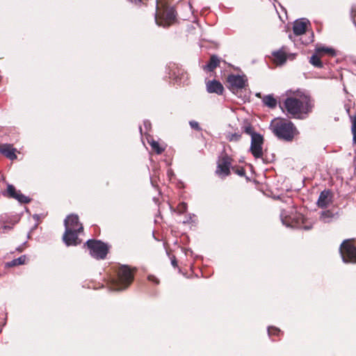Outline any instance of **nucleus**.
Segmentation results:
<instances>
[{"instance_id": "nucleus-1", "label": "nucleus", "mask_w": 356, "mask_h": 356, "mask_svg": "<svg viewBox=\"0 0 356 356\" xmlns=\"http://www.w3.org/2000/svg\"><path fill=\"white\" fill-rule=\"evenodd\" d=\"M284 105L290 115L301 120L306 118L314 107L313 101L307 97L302 99L288 97L285 99Z\"/></svg>"}, {"instance_id": "nucleus-2", "label": "nucleus", "mask_w": 356, "mask_h": 356, "mask_svg": "<svg viewBox=\"0 0 356 356\" xmlns=\"http://www.w3.org/2000/svg\"><path fill=\"white\" fill-rule=\"evenodd\" d=\"M65 233L63 240L66 245H76L81 243L79 234L83 232V226L79 221L77 215L71 214L64 221Z\"/></svg>"}, {"instance_id": "nucleus-3", "label": "nucleus", "mask_w": 356, "mask_h": 356, "mask_svg": "<svg viewBox=\"0 0 356 356\" xmlns=\"http://www.w3.org/2000/svg\"><path fill=\"white\" fill-rule=\"evenodd\" d=\"M134 280L131 270L127 266H121L115 277L111 279V289L115 291H123L129 287Z\"/></svg>"}, {"instance_id": "nucleus-4", "label": "nucleus", "mask_w": 356, "mask_h": 356, "mask_svg": "<svg viewBox=\"0 0 356 356\" xmlns=\"http://www.w3.org/2000/svg\"><path fill=\"white\" fill-rule=\"evenodd\" d=\"M176 19V12L172 7H168L166 4L159 5L156 3V13L155 22L159 26H169Z\"/></svg>"}, {"instance_id": "nucleus-5", "label": "nucleus", "mask_w": 356, "mask_h": 356, "mask_svg": "<svg viewBox=\"0 0 356 356\" xmlns=\"http://www.w3.org/2000/svg\"><path fill=\"white\" fill-rule=\"evenodd\" d=\"M273 132L279 138L291 141L297 133L296 128L290 121H278L273 125Z\"/></svg>"}, {"instance_id": "nucleus-6", "label": "nucleus", "mask_w": 356, "mask_h": 356, "mask_svg": "<svg viewBox=\"0 0 356 356\" xmlns=\"http://www.w3.org/2000/svg\"><path fill=\"white\" fill-rule=\"evenodd\" d=\"M291 211L282 210L280 213L282 224L287 227L301 228L302 225L305 222L303 216L299 213H293L291 209Z\"/></svg>"}, {"instance_id": "nucleus-7", "label": "nucleus", "mask_w": 356, "mask_h": 356, "mask_svg": "<svg viewBox=\"0 0 356 356\" xmlns=\"http://www.w3.org/2000/svg\"><path fill=\"white\" fill-rule=\"evenodd\" d=\"M339 252L344 263H356V242L345 240L340 245Z\"/></svg>"}, {"instance_id": "nucleus-8", "label": "nucleus", "mask_w": 356, "mask_h": 356, "mask_svg": "<svg viewBox=\"0 0 356 356\" xmlns=\"http://www.w3.org/2000/svg\"><path fill=\"white\" fill-rule=\"evenodd\" d=\"M86 245L90 250V254L97 259H104L108 251L107 245L100 241L88 240Z\"/></svg>"}, {"instance_id": "nucleus-9", "label": "nucleus", "mask_w": 356, "mask_h": 356, "mask_svg": "<svg viewBox=\"0 0 356 356\" xmlns=\"http://www.w3.org/2000/svg\"><path fill=\"white\" fill-rule=\"evenodd\" d=\"M227 88L235 95L245 88L247 79L245 76L230 74L227 76Z\"/></svg>"}, {"instance_id": "nucleus-10", "label": "nucleus", "mask_w": 356, "mask_h": 356, "mask_svg": "<svg viewBox=\"0 0 356 356\" xmlns=\"http://www.w3.org/2000/svg\"><path fill=\"white\" fill-rule=\"evenodd\" d=\"M232 159L226 153L223 152L218 161L216 173L221 177H226L230 173Z\"/></svg>"}, {"instance_id": "nucleus-11", "label": "nucleus", "mask_w": 356, "mask_h": 356, "mask_svg": "<svg viewBox=\"0 0 356 356\" xmlns=\"http://www.w3.org/2000/svg\"><path fill=\"white\" fill-rule=\"evenodd\" d=\"M264 138L261 134L252 136L250 151L256 159L263 156Z\"/></svg>"}, {"instance_id": "nucleus-12", "label": "nucleus", "mask_w": 356, "mask_h": 356, "mask_svg": "<svg viewBox=\"0 0 356 356\" xmlns=\"http://www.w3.org/2000/svg\"><path fill=\"white\" fill-rule=\"evenodd\" d=\"M333 195L330 190L323 191L317 200V205L320 208L328 207L332 203Z\"/></svg>"}, {"instance_id": "nucleus-13", "label": "nucleus", "mask_w": 356, "mask_h": 356, "mask_svg": "<svg viewBox=\"0 0 356 356\" xmlns=\"http://www.w3.org/2000/svg\"><path fill=\"white\" fill-rule=\"evenodd\" d=\"M7 194L10 197L17 200L20 203H29L31 199L21 193L19 191H16L15 188L9 184L7 188Z\"/></svg>"}, {"instance_id": "nucleus-14", "label": "nucleus", "mask_w": 356, "mask_h": 356, "mask_svg": "<svg viewBox=\"0 0 356 356\" xmlns=\"http://www.w3.org/2000/svg\"><path fill=\"white\" fill-rule=\"evenodd\" d=\"M309 22L305 18L296 20L293 23V31L295 35H300L305 33Z\"/></svg>"}, {"instance_id": "nucleus-15", "label": "nucleus", "mask_w": 356, "mask_h": 356, "mask_svg": "<svg viewBox=\"0 0 356 356\" xmlns=\"http://www.w3.org/2000/svg\"><path fill=\"white\" fill-rule=\"evenodd\" d=\"M16 151V149L10 144H0V154L12 161L17 159Z\"/></svg>"}, {"instance_id": "nucleus-16", "label": "nucleus", "mask_w": 356, "mask_h": 356, "mask_svg": "<svg viewBox=\"0 0 356 356\" xmlns=\"http://www.w3.org/2000/svg\"><path fill=\"white\" fill-rule=\"evenodd\" d=\"M207 90L209 93H216L218 95H221L223 92L224 88L219 81L213 80L207 83Z\"/></svg>"}, {"instance_id": "nucleus-17", "label": "nucleus", "mask_w": 356, "mask_h": 356, "mask_svg": "<svg viewBox=\"0 0 356 356\" xmlns=\"http://www.w3.org/2000/svg\"><path fill=\"white\" fill-rule=\"evenodd\" d=\"M338 213L331 210L323 211L321 213L320 220L324 223H330L338 218Z\"/></svg>"}, {"instance_id": "nucleus-18", "label": "nucleus", "mask_w": 356, "mask_h": 356, "mask_svg": "<svg viewBox=\"0 0 356 356\" xmlns=\"http://www.w3.org/2000/svg\"><path fill=\"white\" fill-rule=\"evenodd\" d=\"M145 134L146 135L147 143L156 154H160L165 150V147L161 145L158 141L154 140L150 135L147 134L146 132Z\"/></svg>"}, {"instance_id": "nucleus-19", "label": "nucleus", "mask_w": 356, "mask_h": 356, "mask_svg": "<svg viewBox=\"0 0 356 356\" xmlns=\"http://www.w3.org/2000/svg\"><path fill=\"white\" fill-rule=\"evenodd\" d=\"M273 56L274 57L275 63L277 65H282L286 60V56L285 53L282 50L273 52Z\"/></svg>"}, {"instance_id": "nucleus-20", "label": "nucleus", "mask_w": 356, "mask_h": 356, "mask_svg": "<svg viewBox=\"0 0 356 356\" xmlns=\"http://www.w3.org/2000/svg\"><path fill=\"white\" fill-rule=\"evenodd\" d=\"M264 104L268 108H274L277 106V99L273 95H267L262 98Z\"/></svg>"}, {"instance_id": "nucleus-21", "label": "nucleus", "mask_w": 356, "mask_h": 356, "mask_svg": "<svg viewBox=\"0 0 356 356\" xmlns=\"http://www.w3.org/2000/svg\"><path fill=\"white\" fill-rule=\"evenodd\" d=\"M219 62L218 57L216 55H213L211 56L209 63L206 65L204 68L209 72H212L218 65Z\"/></svg>"}, {"instance_id": "nucleus-22", "label": "nucleus", "mask_w": 356, "mask_h": 356, "mask_svg": "<svg viewBox=\"0 0 356 356\" xmlns=\"http://www.w3.org/2000/svg\"><path fill=\"white\" fill-rule=\"evenodd\" d=\"M26 260V257L22 255L17 259H13L11 261L6 263V266L13 267L18 265L24 264Z\"/></svg>"}, {"instance_id": "nucleus-23", "label": "nucleus", "mask_w": 356, "mask_h": 356, "mask_svg": "<svg viewBox=\"0 0 356 356\" xmlns=\"http://www.w3.org/2000/svg\"><path fill=\"white\" fill-rule=\"evenodd\" d=\"M316 52L317 54L324 53L330 56H334L337 55L335 49L331 47H319L316 48Z\"/></svg>"}, {"instance_id": "nucleus-24", "label": "nucleus", "mask_w": 356, "mask_h": 356, "mask_svg": "<svg viewBox=\"0 0 356 356\" xmlns=\"http://www.w3.org/2000/svg\"><path fill=\"white\" fill-rule=\"evenodd\" d=\"M309 63L314 67H316L318 68H321L323 67L322 62H321L320 58L316 54H314L311 56Z\"/></svg>"}, {"instance_id": "nucleus-25", "label": "nucleus", "mask_w": 356, "mask_h": 356, "mask_svg": "<svg viewBox=\"0 0 356 356\" xmlns=\"http://www.w3.org/2000/svg\"><path fill=\"white\" fill-rule=\"evenodd\" d=\"M241 138V134L238 133H227L226 134V139L230 142H238Z\"/></svg>"}, {"instance_id": "nucleus-26", "label": "nucleus", "mask_w": 356, "mask_h": 356, "mask_svg": "<svg viewBox=\"0 0 356 356\" xmlns=\"http://www.w3.org/2000/svg\"><path fill=\"white\" fill-rule=\"evenodd\" d=\"M279 332H280V330L275 327H268V334L269 336L277 334Z\"/></svg>"}, {"instance_id": "nucleus-27", "label": "nucleus", "mask_w": 356, "mask_h": 356, "mask_svg": "<svg viewBox=\"0 0 356 356\" xmlns=\"http://www.w3.org/2000/svg\"><path fill=\"white\" fill-rule=\"evenodd\" d=\"M244 131L247 134L250 135L251 137L254 134H259L258 133L254 132L253 131V128L251 126H250V125L246 126V127H244Z\"/></svg>"}, {"instance_id": "nucleus-28", "label": "nucleus", "mask_w": 356, "mask_h": 356, "mask_svg": "<svg viewBox=\"0 0 356 356\" xmlns=\"http://www.w3.org/2000/svg\"><path fill=\"white\" fill-rule=\"evenodd\" d=\"M177 209L180 213H183L187 209V204L185 202H181L179 204Z\"/></svg>"}, {"instance_id": "nucleus-29", "label": "nucleus", "mask_w": 356, "mask_h": 356, "mask_svg": "<svg viewBox=\"0 0 356 356\" xmlns=\"http://www.w3.org/2000/svg\"><path fill=\"white\" fill-rule=\"evenodd\" d=\"M13 228L12 225H2L0 226V233H6Z\"/></svg>"}, {"instance_id": "nucleus-30", "label": "nucleus", "mask_w": 356, "mask_h": 356, "mask_svg": "<svg viewBox=\"0 0 356 356\" xmlns=\"http://www.w3.org/2000/svg\"><path fill=\"white\" fill-rule=\"evenodd\" d=\"M189 124H190V126L191 127V128L193 129H195L197 131H200L201 129V128L199 125V123L196 121H193V120L190 121Z\"/></svg>"}, {"instance_id": "nucleus-31", "label": "nucleus", "mask_w": 356, "mask_h": 356, "mask_svg": "<svg viewBox=\"0 0 356 356\" xmlns=\"http://www.w3.org/2000/svg\"><path fill=\"white\" fill-rule=\"evenodd\" d=\"M143 127L145 130V131H148L151 129V122L149 120H144L143 122Z\"/></svg>"}, {"instance_id": "nucleus-32", "label": "nucleus", "mask_w": 356, "mask_h": 356, "mask_svg": "<svg viewBox=\"0 0 356 356\" xmlns=\"http://www.w3.org/2000/svg\"><path fill=\"white\" fill-rule=\"evenodd\" d=\"M148 280L154 282L156 284L159 283V280L155 276L152 275L148 276Z\"/></svg>"}, {"instance_id": "nucleus-33", "label": "nucleus", "mask_w": 356, "mask_h": 356, "mask_svg": "<svg viewBox=\"0 0 356 356\" xmlns=\"http://www.w3.org/2000/svg\"><path fill=\"white\" fill-rule=\"evenodd\" d=\"M352 131H356V117L353 119L352 122Z\"/></svg>"}, {"instance_id": "nucleus-34", "label": "nucleus", "mask_w": 356, "mask_h": 356, "mask_svg": "<svg viewBox=\"0 0 356 356\" xmlns=\"http://www.w3.org/2000/svg\"><path fill=\"white\" fill-rule=\"evenodd\" d=\"M236 173L240 176H243L245 175V170L241 168L240 170H237Z\"/></svg>"}, {"instance_id": "nucleus-35", "label": "nucleus", "mask_w": 356, "mask_h": 356, "mask_svg": "<svg viewBox=\"0 0 356 356\" xmlns=\"http://www.w3.org/2000/svg\"><path fill=\"white\" fill-rule=\"evenodd\" d=\"M353 135V142L356 144V131H352Z\"/></svg>"}, {"instance_id": "nucleus-36", "label": "nucleus", "mask_w": 356, "mask_h": 356, "mask_svg": "<svg viewBox=\"0 0 356 356\" xmlns=\"http://www.w3.org/2000/svg\"><path fill=\"white\" fill-rule=\"evenodd\" d=\"M311 227H312L311 226H307V225H305V226H304V227H303V229H306V230H308V229H311Z\"/></svg>"}, {"instance_id": "nucleus-37", "label": "nucleus", "mask_w": 356, "mask_h": 356, "mask_svg": "<svg viewBox=\"0 0 356 356\" xmlns=\"http://www.w3.org/2000/svg\"><path fill=\"white\" fill-rule=\"evenodd\" d=\"M172 266H175L177 265V261H176V260H172Z\"/></svg>"}, {"instance_id": "nucleus-38", "label": "nucleus", "mask_w": 356, "mask_h": 356, "mask_svg": "<svg viewBox=\"0 0 356 356\" xmlns=\"http://www.w3.org/2000/svg\"><path fill=\"white\" fill-rule=\"evenodd\" d=\"M139 129H140V134L143 135V129L141 126L139 127Z\"/></svg>"}, {"instance_id": "nucleus-39", "label": "nucleus", "mask_w": 356, "mask_h": 356, "mask_svg": "<svg viewBox=\"0 0 356 356\" xmlns=\"http://www.w3.org/2000/svg\"><path fill=\"white\" fill-rule=\"evenodd\" d=\"M256 96H257V97H261V93H259H259H257V94H256Z\"/></svg>"}, {"instance_id": "nucleus-40", "label": "nucleus", "mask_w": 356, "mask_h": 356, "mask_svg": "<svg viewBox=\"0 0 356 356\" xmlns=\"http://www.w3.org/2000/svg\"><path fill=\"white\" fill-rule=\"evenodd\" d=\"M280 8H282L283 10L284 9V8L282 7V6H281L280 4Z\"/></svg>"}]
</instances>
